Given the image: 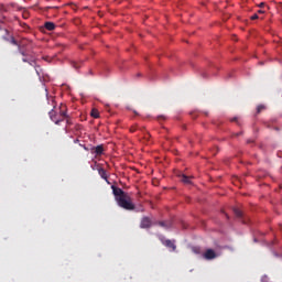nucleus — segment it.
Masks as SVG:
<instances>
[{"label": "nucleus", "instance_id": "nucleus-15", "mask_svg": "<svg viewBox=\"0 0 282 282\" xmlns=\"http://www.w3.org/2000/svg\"><path fill=\"white\" fill-rule=\"evenodd\" d=\"M90 116L93 118H100V112H98V110H96V109H93L90 112Z\"/></svg>", "mask_w": 282, "mask_h": 282}, {"label": "nucleus", "instance_id": "nucleus-1", "mask_svg": "<svg viewBox=\"0 0 282 282\" xmlns=\"http://www.w3.org/2000/svg\"><path fill=\"white\" fill-rule=\"evenodd\" d=\"M112 194L115 195V199L120 206V208H123L124 210H135V205L133 204V200H131V196H129L128 193L122 191V188L112 185L111 186Z\"/></svg>", "mask_w": 282, "mask_h": 282}, {"label": "nucleus", "instance_id": "nucleus-17", "mask_svg": "<svg viewBox=\"0 0 282 282\" xmlns=\"http://www.w3.org/2000/svg\"><path fill=\"white\" fill-rule=\"evenodd\" d=\"M135 131H138V126H132V127L130 128V132H131V133H135Z\"/></svg>", "mask_w": 282, "mask_h": 282}, {"label": "nucleus", "instance_id": "nucleus-9", "mask_svg": "<svg viewBox=\"0 0 282 282\" xmlns=\"http://www.w3.org/2000/svg\"><path fill=\"white\" fill-rule=\"evenodd\" d=\"M156 224H158V226H161V228H166V229H169L173 226V221H171V220L159 221Z\"/></svg>", "mask_w": 282, "mask_h": 282}, {"label": "nucleus", "instance_id": "nucleus-19", "mask_svg": "<svg viewBox=\"0 0 282 282\" xmlns=\"http://www.w3.org/2000/svg\"><path fill=\"white\" fill-rule=\"evenodd\" d=\"M250 19L251 21H257V19H259V14L254 13Z\"/></svg>", "mask_w": 282, "mask_h": 282}, {"label": "nucleus", "instance_id": "nucleus-11", "mask_svg": "<svg viewBox=\"0 0 282 282\" xmlns=\"http://www.w3.org/2000/svg\"><path fill=\"white\" fill-rule=\"evenodd\" d=\"M180 178H181V182H183V184H192L191 176H187L185 174H181Z\"/></svg>", "mask_w": 282, "mask_h": 282}, {"label": "nucleus", "instance_id": "nucleus-23", "mask_svg": "<svg viewBox=\"0 0 282 282\" xmlns=\"http://www.w3.org/2000/svg\"><path fill=\"white\" fill-rule=\"evenodd\" d=\"M252 142H254L253 140H248L247 144H252Z\"/></svg>", "mask_w": 282, "mask_h": 282}, {"label": "nucleus", "instance_id": "nucleus-5", "mask_svg": "<svg viewBox=\"0 0 282 282\" xmlns=\"http://www.w3.org/2000/svg\"><path fill=\"white\" fill-rule=\"evenodd\" d=\"M3 41H7V43H11V45H15L17 47H21V44L14 39V36H3Z\"/></svg>", "mask_w": 282, "mask_h": 282}, {"label": "nucleus", "instance_id": "nucleus-8", "mask_svg": "<svg viewBox=\"0 0 282 282\" xmlns=\"http://www.w3.org/2000/svg\"><path fill=\"white\" fill-rule=\"evenodd\" d=\"M91 153H96L97 155H102V153L105 152V148L102 145H97L91 148Z\"/></svg>", "mask_w": 282, "mask_h": 282}, {"label": "nucleus", "instance_id": "nucleus-21", "mask_svg": "<svg viewBox=\"0 0 282 282\" xmlns=\"http://www.w3.org/2000/svg\"><path fill=\"white\" fill-rule=\"evenodd\" d=\"M258 14H265V11H263V10H258Z\"/></svg>", "mask_w": 282, "mask_h": 282}, {"label": "nucleus", "instance_id": "nucleus-12", "mask_svg": "<svg viewBox=\"0 0 282 282\" xmlns=\"http://www.w3.org/2000/svg\"><path fill=\"white\" fill-rule=\"evenodd\" d=\"M98 174L100 175V177H101L102 180H105V181L107 182V171H106L105 169L99 167V169H98Z\"/></svg>", "mask_w": 282, "mask_h": 282}, {"label": "nucleus", "instance_id": "nucleus-6", "mask_svg": "<svg viewBox=\"0 0 282 282\" xmlns=\"http://www.w3.org/2000/svg\"><path fill=\"white\" fill-rule=\"evenodd\" d=\"M151 224H152L151 218H149V217H143V218L141 219L140 227H141V228H151Z\"/></svg>", "mask_w": 282, "mask_h": 282}, {"label": "nucleus", "instance_id": "nucleus-24", "mask_svg": "<svg viewBox=\"0 0 282 282\" xmlns=\"http://www.w3.org/2000/svg\"><path fill=\"white\" fill-rule=\"evenodd\" d=\"M263 6H265V3L261 2V3L259 4V8H263Z\"/></svg>", "mask_w": 282, "mask_h": 282}, {"label": "nucleus", "instance_id": "nucleus-27", "mask_svg": "<svg viewBox=\"0 0 282 282\" xmlns=\"http://www.w3.org/2000/svg\"><path fill=\"white\" fill-rule=\"evenodd\" d=\"M159 118H164V117L161 116V117H159Z\"/></svg>", "mask_w": 282, "mask_h": 282}, {"label": "nucleus", "instance_id": "nucleus-16", "mask_svg": "<svg viewBox=\"0 0 282 282\" xmlns=\"http://www.w3.org/2000/svg\"><path fill=\"white\" fill-rule=\"evenodd\" d=\"M263 109H265V106L260 105L257 107V113H261L263 111Z\"/></svg>", "mask_w": 282, "mask_h": 282}, {"label": "nucleus", "instance_id": "nucleus-14", "mask_svg": "<svg viewBox=\"0 0 282 282\" xmlns=\"http://www.w3.org/2000/svg\"><path fill=\"white\" fill-rule=\"evenodd\" d=\"M191 250L194 254H200L202 253V248H199V247H192Z\"/></svg>", "mask_w": 282, "mask_h": 282}, {"label": "nucleus", "instance_id": "nucleus-3", "mask_svg": "<svg viewBox=\"0 0 282 282\" xmlns=\"http://www.w3.org/2000/svg\"><path fill=\"white\" fill-rule=\"evenodd\" d=\"M18 52L19 54H21V56H23L22 58L23 63H29V65H34V57L30 55L28 52H25V50H23L21 45L18 47Z\"/></svg>", "mask_w": 282, "mask_h": 282}, {"label": "nucleus", "instance_id": "nucleus-2", "mask_svg": "<svg viewBox=\"0 0 282 282\" xmlns=\"http://www.w3.org/2000/svg\"><path fill=\"white\" fill-rule=\"evenodd\" d=\"M48 116L52 120V122H55L56 124H61V122H63V120H65V118H67V112L65 111H61V118H58V115L55 112L54 109H52L50 112H48Z\"/></svg>", "mask_w": 282, "mask_h": 282}, {"label": "nucleus", "instance_id": "nucleus-7", "mask_svg": "<svg viewBox=\"0 0 282 282\" xmlns=\"http://www.w3.org/2000/svg\"><path fill=\"white\" fill-rule=\"evenodd\" d=\"M163 246H165L166 248H171L173 252L177 250V246H175V242H173V240L163 241Z\"/></svg>", "mask_w": 282, "mask_h": 282}, {"label": "nucleus", "instance_id": "nucleus-26", "mask_svg": "<svg viewBox=\"0 0 282 282\" xmlns=\"http://www.w3.org/2000/svg\"><path fill=\"white\" fill-rule=\"evenodd\" d=\"M242 132L236 133V135H241Z\"/></svg>", "mask_w": 282, "mask_h": 282}, {"label": "nucleus", "instance_id": "nucleus-13", "mask_svg": "<svg viewBox=\"0 0 282 282\" xmlns=\"http://www.w3.org/2000/svg\"><path fill=\"white\" fill-rule=\"evenodd\" d=\"M234 213L236 215V217H238L239 219H241V217H243V212H241V209H234Z\"/></svg>", "mask_w": 282, "mask_h": 282}, {"label": "nucleus", "instance_id": "nucleus-22", "mask_svg": "<svg viewBox=\"0 0 282 282\" xmlns=\"http://www.w3.org/2000/svg\"><path fill=\"white\" fill-rule=\"evenodd\" d=\"M44 61H46L47 63H50L52 59L50 57H44Z\"/></svg>", "mask_w": 282, "mask_h": 282}, {"label": "nucleus", "instance_id": "nucleus-18", "mask_svg": "<svg viewBox=\"0 0 282 282\" xmlns=\"http://www.w3.org/2000/svg\"><path fill=\"white\" fill-rule=\"evenodd\" d=\"M72 66L75 68V69H78L80 67V65L77 63V62H73L72 63Z\"/></svg>", "mask_w": 282, "mask_h": 282}, {"label": "nucleus", "instance_id": "nucleus-25", "mask_svg": "<svg viewBox=\"0 0 282 282\" xmlns=\"http://www.w3.org/2000/svg\"><path fill=\"white\" fill-rule=\"evenodd\" d=\"M6 34H10V32L8 30H4Z\"/></svg>", "mask_w": 282, "mask_h": 282}, {"label": "nucleus", "instance_id": "nucleus-20", "mask_svg": "<svg viewBox=\"0 0 282 282\" xmlns=\"http://www.w3.org/2000/svg\"><path fill=\"white\" fill-rule=\"evenodd\" d=\"M231 122H239V118H237V117L232 118Z\"/></svg>", "mask_w": 282, "mask_h": 282}, {"label": "nucleus", "instance_id": "nucleus-4", "mask_svg": "<svg viewBox=\"0 0 282 282\" xmlns=\"http://www.w3.org/2000/svg\"><path fill=\"white\" fill-rule=\"evenodd\" d=\"M203 258L206 259V261H213V259H217V252L213 249H207L204 252Z\"/></svg>", "mask_w": 282, "mask_h": 282}, {"label": "nucleus", "instance_id": "nucleus-10", "mask_svg": "<svg viewBox=\"0 0 282 282\" xmlns=\"http://www.w3.org/2000/svg\"><path fill=\"white\" fill-rule=\"evenodd\" d=\"M44 28L45 30H48V32H52L56 30V24H54V22H45Z\"/></svg>", "mask_w": 282, "mask_h": 282}]
</instances>
